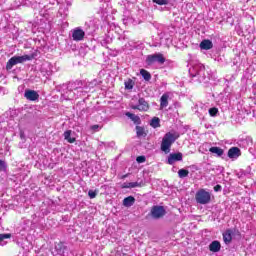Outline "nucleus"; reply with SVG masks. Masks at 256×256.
Masks as SVG:
<instances>
[{
  "label": "nucleus",
  "instance_id": "1",
  "mask_svg": "<svg viewBox=\"0 0 256 256\" xmlns=\"http://www.w3.org/2000/svg\"><path fill=\"white\" fill-rule=\"evenodd\" d=\"M189 74L191 77H197L199 83H207L209 81V73L205 71V66L201 63L193 65L189 69Z\"/></svg>",
  "mask_w": 256,
  "mask_h": 256
},
{
  "label": "nucleus",
  "instance_id": "2",
  "mask_svg": "<svg viewBox=\"0 0 256 256\" xmlns=\"http://www.w3.org/2000/svg\"><path fill=\"white\" fill-rule=\"evenodd\" d=\"M178 139V136H175V134L168 132L164 135L161 143V151L164 153H170L171 152V145L174 144L175 140Z\"/></svg>",
  "mask_w": 256,
  "mask_h": 256
},
{
  "label": "nucleus",
  "instance_id": "3",
  "mask_svg": "<svg viewBox=\"0 0 256 256\" xmlns=\"http://www.w3.org/2000/svg\"><path fill=\"white\" fill-rule=\"evenodd\" d=\"M165 61V56H163L162 53H155L146 57V64L148 67H153V65H164Z\"/></svg>",
  "mask_w": 256,
  "mask_h": 256
},
{
  "label": "nucleus",
  "instance_id": "4",
  "mask_svg": "<svg viewBox=\"0 0 256 256\" xmlns=\"http://www.w3.org/2000/svg\"><path fill=\"white\" fill-rule=\"evenodd\" d=\"M195 199L199 205H208V203H211V193L205 189H200L196 192Z\"/></svg>",
  "mask_w": 256,
  "mask_h": 256
},
{
  "label": "nucleus",
  "instance_id": "5",
  "mask_svg": "<svg viewBox=\"0 0 256 256\" xmlns=\"http://www.w3.org/2000/svg\"><path fill=\"white\" fill-rule=\"evenodd\" d=\"M165 215H167V210H165L164 206L159 205L152 206L150 213L148 214L152 219H163Z\"/></svg>",
  "mask_w": 256,
  "mask_h": 256
},
{
  "label": "nucleus",
  "instance_id": "6",
  "mask_svg": "<svg viewBox=\"0 0 256 256\" xmlns=\"http://www.w3.org/2000/svg\"><path fill=\"white\" fill-rule=\"evenodd\" d=\"M79 83L77 82H72L68 84V89H74V93H76V99L77 97H83L87 95V87L83 88L81 86H77Z\"/></svg>",
  "mask_w": 256,
  "mask_h": 256
},
{
  "label": "nucleus",
  "instance_id": "7",
  "mask_svg": "<svg viewBox=\"0 0 256 256\" xmlns=\"http://www.w3.org/2000/svg\"><path fill=\"white\" fill-rule=\"evenodd\" d=\"M222 235L225 245H229L231 241H233V235H239V230H237V228H230L227 229Z\"/></svg>",
  "mask_w": 256,
  "mask_h": 256
},
{
  "label": "nucleus",
  "instance_id": "8",
  "mask_svg": "<svg viewBox=\"0 0 256 256\" xmlns=\"http://www.w3.org/2000/svg\"><path fill=\"white\" fill-rule=\"evenodd\" d=\"M131 109L138 110V111H144L146 112L149 109V102L145 100V98H139L137 104H131Z\"/></svg>",
  "mask_w": 256,
  "mask_h": 256
},
{
  "label": "nucleus",
  "instance_id": "9",
  "mask_svg": "<svg viewBox=\"0 0 256 256\" xmlns=\"http://www.w3.org/2000/svg\"><path fill=\"white\" fill-rule=\"evenodd\" d=\"M177 161H183V154L178 152V153H171L168 156L167 163L168 165H174L177 163Z\"/></svg>",
  "mask_w": 256,
  "mask_h": 256
},
{
  "label": "nucleus",
  "instance_id": "10",
  "mask_svg": "<svg viewBox=\"0 0 256 256\" xmlns=\"http://www.w3.org/2000/svg\"><path fill=\"white\" fill-rule=\"evenodd\" d=\"M73 41H83L85 39V31L81 28H76L72 31Z\"/></svg>",
  "mask_w": 256,
  "mask_h": 256
},
{
  "label": "nucleus",
  "instance_id": "11",
  "mask_svg": "<svg viewBox=\"0 0 256 256\" xmlns=\"http://www.w3.org/2000/svg\"><path fill=\"white\" fill-rule=\"evenodd\" d=\"M64 87H66V91L62 93V97L66 99V101L76 99L77 92H75L74 89L69 88V85Z\"/></svg>",
  "mask_w": 256,
  "mask_h": 256
},
{
  "label": "nucleus",
  "instance_id": "12",
  "mask_svg": "<svg viewBox=\"0 0 256 256\" xmlns=\"http://www.w3.org/2000/svg\"><path fill=\"white\" fill-rule=\"evenodd\" d=\"M24 97L28 100V101H37L39 99V93H37V91L35 90H26L24 93Z\"/></svg>",
  "mask_w": 256,
  "mask_h": 256
},
{
  "label": "nucleus",
  "instance_id": "13",
  "mask_svg": "<svg viewBox=\"0 0 256 256\" xmlns=\"http://www.w3.org/2000/svg\"><path fill=\"white\" fill-rule=\"evenodd\" d=\"M228 157L229 159H239V157H241V149L238 147H231L228 150Z\"/></svg>",
  "mask_w": 256,
  "mask_h": 256
},
{
  "label": "nucleus",
  "instance_id": "14",
  "mask_svg": "<svg viewBox=\"0 0 256 256\" xmlns=\"http://www.w3.org/2000/svg\"><path fill=\"white\" fill-rule=\"evenodd\" d=\"M209 151L210 153H212V155H215V157H221L222 159H223V155H225V150L217 146L210 147Z\"/></svg>",
  "mask_w": 256,
  "mask_h": 256
},
{
  "label": "nucleus",
  "instance_id": "15",
  "mask_svg": "<svg viewBox=\"0 0 256 256\" xmlns=\"http://www.w3.org/2000/svg\"><path fill=\"white\" fill-rule=\"evenodd\" d=\"M251 145H253V138L250 136L239 141V147H242L243 149H247V147H251Z\"/></svg>",
  "mask_w": 256,
  "mask_h": 256
},
{
  "label": "nucleus",
  "instance_id": "16",
  "mask_svg": "<svg viewBox=\"0 0 256 256\" xmlns=\"http://www.w3.org/2000/svg\"><path fill=\"white\" fill-rule=\"evenodd\" d=\"M200 49L204 51H209V49H213V42L209 39H205L200 43Z\"/></svg>",
  "mask_w": 256,
  "mask_h": 256
},
{
  "label": "nucleus",
  "instance_id": "17",
  "mask_svg": "<svg viewBox=\"0 0 256 256\" xmlns=\"http://www.w3.org/2000/svg\"><path fill=\"white\" fill-rule=\"evenodd\" d=\"M209 249L212 253H219V251H221V243L219 241H213L209 245Z\"/></svg>",
  "mask_w": 256,
  "mask_h": 256
},
{
  "label": "nucleus",
  "instance_id": "18",
  "mask_svg": "<svg viewBox=\"0 0 256 256\" xmlns=\"http://www.w3.org/2000/svg\"><path fill=\"white\" fill-rule=\"evenodd\" d=\"M55 249L58 255H65V251H67V247L63 242H59L58 244H56Z\"/></svg>",
  "mask_w": 256,
  "mask_h": 256
},
{
  "label": "nucleus",
  "instance_id": "19",
  "mask_svg": "<svg viewBox=\"0 0 256 256\" xmlns=\"http://www.w3.org/2000/svg\"><path fill=\"white\" fill-rule=\"evenodd\" d=\"M16 59V63L19 65V63H25V61H31L33 59V56L31 55H23V56H14Z\"/></svg>",
  "mask_w": 256,
  "mask_h": 256
},
{
  "label": "nucleus",
  "instance_id": "20",
  "mask_svg": "<svg viewBox=\"0 0 256 256\" xmlns=\"http://www.w3.org/2000/svg\"><path fill=\"white\" fill-rule=\"evenodd\" d=\"M169 105V95L163 94L160 98V107L161 109H165Z\"/></svg>",
  "mask_w": 256,
  "mask_h": 256
},
{
  "label": "nucleus",
  "instance_id": "21",
  "mask_svg": "<svg viewBox=\"0 0 256 256\" xmlns=\"http://www.w3.org/2000/svg\"><path fill=\"white\" fill-rule=\"evenodd\" d=\"M126 117H129V119H131V121H133V123H135V125L141 124V118L131 112H127Z\"/></svg>",
  "mask_w": 256,
  "mask_h": 256
},
{
  "label": "nucleus",
  "instance_id": "22",
  "mask_svg": "<svg viewBox=\"0 0 256 256\" xmlns=\"http://www.w3.org/2000/svg\"><path fill=\"white\" fill-rule=\"evenodd\" d=\"M123 205H124V207H133V205H135V197L128 196V197L124 198Z\"/></svg>",
  "mask_w": 256,
  "mask_h": 256
},
{
  "label": "nucleus",
  "instance_id": "23",
  "mask_svg": "<svg viewBox=\"0 0 256 256\" xmlns=\"http://www.w3.org/2000/svg\"><path fill=\"white\" fill-rule=\"evenodd\" d=\"M73 133V131L71 130H67L64 132L63 136L64 139L68 142V143H75L76 139L75 137H71V134Z\"/></svg>",
  "mask_w": 256,
  "mask_h": 256
},
{
  "label": "nucleus",
  "instance_id": "24",
  "mask_svg": "<svg viewBox=\"0 0 256 256\" xmlns=\"http://www.w3.org/2000/svg\"><path fill=\"white\" fill-rule=\"evenodd\" d=\"M123 189H135V187H141L139 182H125L122 185Z\"/></svg>",
  "mask_w": 256,
  "mask_h": 256
},
{
  "label": "nucleus",
  "instance_id": "25",
  "mask_svg": "<svg viewBox=\"0 0 256 256\" xmlns=\"http://www.w3.org/2000/svg\"><path fill=\"white\" fill-rule=\"evenodd\" d=\"M15 65L17 64V60L15 58V56H13L12 58H10L6 64V69L7 71H11V69H13V67H15Z\"/></svg>",
  "mask_w": 256,
  "mask_h": 256
},
{
  "label": "nucleus",
  "instance_id": "26",
  "mask_svg": "<svg viewBox=\"0 0 256 256\" xmlns=\"http://www.w3.org/2000/svg\"><path fill=\"white\" fill-rule=\"evenodd\" d=\"M140 75L143 77L145 81H151V73L145 69L140 70Z\"/></svg>",
  "mask_w": 256,
  "mask_h": 256
},
{
  "label": "nucleus",
  "instance_id": "27",
  "mask_svg": "<svg viewBox=\"0 0 256 256\" xmlns=\"http://www.w3.org/2000/svg\"><path fill=\"white\" fill-rule=\"evenodd\" d=\"M136 134H137V137H147L145 128H143L141 126H136Z\"/></svg>",
  "mask_w": 256,
  "mask_h": 256
},
{
  "label": "nucleus",
  "instance_id": "28",
  "mask_svg": "<svg viewBox=\"0 0 256 256\" xmlns=\"http://www.w3.org/2000/svg\"><path fill=\"white\" fill-rule=\"evenodd\" d=\"M178 177L180 179H185V177H189V170H187V169H180L178 171Z\"/></svg>",
  "mask_w": 256,
  "mask_h": 256
},
{
  "label": "nucleus",
  "instance_id": "29",
  "mask_svg": "<svg viewBox=\"0 0 256 256\" xmlns=\"http://www.w3.org/2000/svg\"><path fill=\"white\" fill-rule=\"evenodd\" d=\"M5 239H11V234H0V245H2V247L4 245H7V242H5Z\"/></svg>",
  "mask_w": 256,
  "mask_h": 256
},
{
  "label": "nucleus",
  "instance_id": "30",
  "mask_svg": "<svg viewBox=\"0 0 256 256\" xmlns=\"http://www.w3.org/2000/svg\"><path fill=\"white\" fill-rule=\"evenodd\" d=\"M124 85H125V89L131 90L135 86V82H133V80L129 79L128 81H126L124 83Z\"/></svg>",
  "mask_w": 256,
  "mask_h": 256
},
{
  "label": "nucleus",
  "instance_id": "31",
  "mask_svg": "<svg viewBox=\"0 0 256 256\" xmlns=\"http://www.w3.org/2000/svg\"><path fill=\"white\" fill-rule=\"evenodd\" d=\"M159 123H160L159 118H153V119L151 120L150 125H151V127H153L154 129H157V127H159Z\"/></svg>",
  "mask_w": 256,
  "mask_h": 256
},
{
  "label": "nucleus",
  "instance_id": "32",
  "mask_svg": "<svg viewBox=\"0 0 256 256\" xmlns=\"http://www.w3.org/2000/svg\"><path fill=\"white\" fill-rule=\"evenodd\" d=\"M217 113H219V109L215 107L209 109V115L211 117H217Z\"/></svg>",
  "mask_w": 256,
  "mask_h": 256
},
{
  "label": "nucleus",
  "instance_id": "33",
  "mask_svg": "<svg viewBox=\"0 0 256 256\" xmlns=\"http://www.w3.org/2000/svg\"><path fill=\"white\" fill-rule=\"evenodd\" d=\"M153 3H156V5H168L169 0H152Z\"/></svg>",
  "mask_w": 256,
  "mask_h": 256
},
{
  "label": "nucleus",
  "instance_id": "34",
  "mask_svg": "<svg viewBox=\"0 0 256 256\" xmlns=\"http://www.w3.org/2000/svg\"><path fill=\"white\" fill-rule=\"evenodd\" d=\"M88 197H90L91 199H95V197H97V190H89Z\"/></svg>",
  "mask_w": 256,
  "mask_h": 256
},
{
  "label": "nucleus",
  "instance_id": "35",
  "mask_svg": "<svg viewBox=\"0 0 256 256\" xmlns=\"http://www.w3.org/2000/svg\"><path fill=\"white\" fill-rule=\"evenodd\" d=\"M6 169H7V164H5V161L0 160V172L6 171Z\"/></svg>",
  "mask_w": 256,
  "mask_h": 256
},
{
  "label": "nucleus",
  "instance_id": "36",
  "mask_svg": "<svg viewBox=\"0 0 256 256\" xmlns=\"http://www.w3.org/2000/svg\"><path fill=\"white\" fill-rule=\"evenodd\" d=\"M137 163H145V156H138L136 158Z\"/></svg>",
  "mask_w": 256,
  "mask_h": 256
},
{
  "label": "nucleus",
  "instance_id": "37",
  "mask_svg": "<svg viewBox=\"0 0 256 256\" xmlns=\"http://www.w3.org/2000/svg\"><path fill=\"white\" fill-rule=\"evenodd\" d=\"M223 189V187L221 186V185H219V184H217L216 186H214V191L216 192V193H219V191H221Z\"/></svg>",
  "mask_w": 256,
  "mask_h": 256
},
{
  "label": "nucleus",
  "instance_id": "38",
  "mask_svg": "<svg viewBox=\"0 0 256 256\" xmlns=\"http://www.w3.org/2000/svg\"><path fill=\"white\" fill-rule=\"evenodd\" d=\"M92 131H99V125H92L91 126Z\"/></svg>",
  "mask_w": 256,
  "mask_h": 256
},
{
  "label": "nucleus",
  "instance_id": "39",
  "mask_svg": "<svg viewBox=\"0 0 256 256\" xmlns=\"http://www.w3.org/2000/svg\"><path fill=\"white\" fill-rule=\"evenodd\" d=\"M95 85H97V80L90 82L88 87H95Z\"/></svg>",
  "mask_w": 256,
  "mask_h": 256
}]
</instances>
